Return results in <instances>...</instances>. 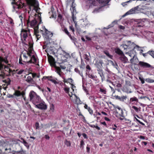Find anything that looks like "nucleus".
I'll return each mask as SVG.
<instances>
[{"label":"nucleus","mask_w":154,"mask_h":154,"mask_svg":"<svg viewBox=\"0 0 154 154\" xmlns=\"http://www.w3.org/2000/svg\"><path fill=\"white\" fill-rule=\"evenodd\" d=\"M88 76L90 78L94 79H95L96 78L95 76L92 74H88Z\"/></svg>","instance_id":"obj_51"},{"label":"nucleus","mask_w":154,"mask_h":154,"mask_svg":"<svg viewBox=\"0 0 154 154\" xmlns=\"http://www.w3.org/2000/svg\"><path fill=\"white\" fill-rule=\"evenodd\" d=\"M34 35H35L37 40H39L41 37V34H42L43 35L44 31L43 30H40V31H39L38 30V27L34 28Z\"/></svg>","instance_id":"obj_5"},{"label":"nucleus","mask_w":154,"mask_h":154,"mask_svg":"<svg viewBox=\"0 0 154 154\" xmlns=\"http://www.w3.org/2000/svg\"><path fill=\"white\" fill-rule=\"evenodd\" d=\"M129 101L130 103H132V104H133V102H138V100L136 97H134L130 98Z\"/></svg>","instance_id":"obj_27"},{"label":"nucleus","mask_w":154,"mask_h":154,"mask_svg":"<svg viewBox=\"0 0 154 154\" xmlns=\"http://www.w3.org/2000/svg\"><path fill=\"white\" fill-rule=\"evenodd\" d=\"M146 22V19H144L139 20L138 22V26H143L145 25V23Z\"/></svg>","instance_id":"obj_19"},{"label":"nucleus","mask_w":154,"mask_h":154,"mask_svg":"<svg viewBox=\"0 0 154 154\" xmlns=\"http://www.w3.org/2000/svg\"><path fill=\"white\" fill-rule=\"evenodd\" d=\"M97 70L98 71V74L101 77L102 80H105V74H104L103 73L102 69H97Z\"/></svg>","instance_id":"obj_21"},{"label":"nucleus","mask_w":154,"mask_h":154,"mask_svg":"<svg viewBox=\"0 0 154 154\" xmlns=\"http://www.w3.org/2000/svg\"><path fill=\"white\" fill-rule=\"evenodd\" d=\"M4 61V58L0 57V71L3 69L4 67L5 68V66L2 64V63Z\"/></svg>","instance_id":"obj_23"},{"label":"nucleus","mask_w":154,"mask_h":154,"mask_svg":"<svg viewBox=\"0 0 154 154\" xmlns=\"http://www.w3.org/2000/svg\"><path fill=\"white\" fill-rule=\"evenodd\" d=\"M134 121L136 122L138 124V123H139L143 126L145 125L144 123L142 122L140 120L137 119L135 116L134 117Z\"/></svg>","instance_id":"obj_29"},{"label":"nucleus","mask_w":154,"mask_h":154,"mask_svg":"<svg viewBox=\"0 0 154 154\" xmlns=\"http://www.w3.org/2000/svg\"><path fill=\"white\" fill-rule=\"evenodd\" d=\"M13 0V1L11 2L12 5L15 4L17 6V8L18 9L21 8H23L24 5V3L20 2L19 0Z\"/></svg>","instance_id":"obj_8"},{"label":"nucleus","mask_w":154,"mask_h":154,"mask_svg":"<svg viewBox=\"0 0 154 154\" xmlns=\"http://www.w3.org/2000/svg\"><path fill=\"white\" fill-rule=\"evenodd\" d=\"M14 95L17 97L21 96H22V97H23L24 95H25V91H23L21 92L19 90H15L14 94Z\"/></svg>","instance_id":"obj_15"},{"label":"nucleus","mask_w":154,"mask_h":154,"mask_svg":"<svg viewBox=\"0 0 154 154\" xmlns=\"http://www.w3.org/2000/svg\"><path fill=\"white\" fill-rule=\"evenodd\" d=\"M30 101L35 105L41 101V99L39 95L33 91H31L29 94Z\"/></svg>","instance_id":"obj_2"},{"label":"nucleus","mask_w":154,"mask_h":154,"mask_svg":"<svg viewBox=\"0 0 154 154\" xmlns=\"http://www.w3.org/2000/svg\"><path fill=\"white\" fill-rule=\"evenodd\" d=\"M64 90L66 93L68 94L69 95L70 97H72V95H73V94L72 92H71V94L69 93V88L66 87L64 88Z\"/></svg>","instance_id":"obj_26"},{"label":"nucleus","mask_w":154,"mask_h":154,"mask_svg":"<svg viewBox=\"0 0 154 154\" xmlns=\"http://www.w3.org/2000/svg\"><path fill=\"white\" fill-rule=\"evenodd\" d=\"M88 111L91 114H92L93 113V111L91 108L90 107L88 109Z\"/></svg>","instance_id":"obj_62"},{"label":"nucleus","mask_w":154,"mask_h":154,"mask_svg":"<svg viewBox=\"0 0 154 154\" xmlns=\"http://www.w3.org/2000/svg\"><path fill=\"white\" fill-rule=\"evenodd\" d=\"M21 39L22 43L25 44L27 42L26 38H28L29 39H32V36L30 33L29 30H28L24 29H22L20 34Z\"/></svg>","instance_id":"obj_1"},{"label":"nucleus","mask_w":154,"mask_h":154,"mask_svg":"<svg viewBox=\"0 0 154 154\" xmlns=\"http://www.w3.org/2000/svg\"><path fill=\"white\" fill-rule=\"evenodd\" d=\"M64 144L67 147H70L71 145V143L70 141H68L66 139L64 141Z\"/></svg>","instance_id":"obj_34"},{"label":"nucleus","mask_w":154,"mask_h":154,"mask_svg":"<svg viewBox=\"0 0 154 154\" xmlns=\"http://www.w3.org/2000/svg\"><path fill=\"white\" fill-rule=\"evenodd\" d=\"M131 11H134L132 10V9H131L128 12L125 14L123 16L124 17V16H125L127 14H132L133 13L131 12Z\"/></svg>","instance_id":"obj_55"},{"label":"nucleus","mask_w":154,"mask_h":154,"mask_svg":"<svg viewBox=\"0 0 154 154\" xmlns=\"http://www.w3.org/2000/svg\"><path fill=\"white\" fill-rule=\"evenodd\" d=\"M75 72L76 73L79 74L81 76H83L82 74V70L81 69V71H80L78 68H75L74 69Z\"/></svg>","instance_id":"obj_32"},{"label":"nucleus","mask_w":154,"mask_h":154,"mask_svg":"<svg viewBox=\"0 0 154 154\" xmlns=\"http://www.w3.org/2000/svg\"><path fill=\"white\" fill-rule=\"evenodd\" d=\"M24 71V70L21 69L20 71H18L17 72V73L18 75H21L23 73Z\"/></svg>","instance_id":"obj_59"},{"label":"nucleus","mask_w":154,"mask_h":154,"mask_svg":"<svg viewBox=\"0 0 154 154\" xmlns=\"http://www.w3.org/2000/svg\"><path fill=\"white\" fill-rule=\"evenodd\" d=\"M116 110L115 112V115L117 117H119V119L121 120H123L124 116L122 109L121 107L117 106L115 107Z\"/></svg>","instance_id":"obj_4"},{"label":"nucleus","mask_w":154,"mask_h":154,"mask_svg":"<svg viewBox=\"0 0 154 154\" xmlns=\"http://www.w3.org/2000/svg\"><path fill=\"white\" fill-rule=\"evenodd\" d=\"M27 4L30 6H33L34 4L32 0H26Z\"/></svg>","instance_id":"obj_39"},{"label":"nucleus","mask_w":154,"mask_h":154,"mask_svg":"<svg viewBox=\"0 0 154 154\" xmlns=\"http://www.w3.org/2000/svg\"><path fill=\"white\" fill-rule=\"evenodd\" d=\"M146 81L148 82H149V83H152V82H154V80L151 79L150 78L147 79H146Z\"/></svg>","instance_id":"obj_50"},{"label":"nucleus","mask_w":154,"mask_h":154,"mask_svg":"<svg viewBox=\"0 0 154 154\" xmlns=\"http://www.w3.org/2000/svg\"><path fill=\"white\" fill-rule=\"evenodd\" d=\"M23 60H22L21 55H20L19 61V64H20L21 66H23Z\"/></svg>","instance_id":"obj_42"},{"label":"nucleus","mask_w":154,"mask_h":154,"mask_svg":"<svg viewBox=\"0 0 154 154\" xmlns=\"http://www.w3.org/2000/svg\"><path fill=\"white\" fill-rule=\"evenodd\" d=\"M131 52H132L131 51L130 53H128V55L130 56L133 57V58L131 59L130 60L131 63H132L135 64L136 63H137L138 59L134 54H131Z\"/></svg>","instance_id":"obj_9"},{"label":"nucleus","mask_w":154,"mask_h":154,"mask_svg":"<svg viewBox=\"0 0 154 154\" xmlns=\"http://www.w3.org/2000/svg\"><path fill=\"white\" fill-rule=\"evenodd\" d=\"M86 68L87 70H88V71H90L91 69V68L89 65H87Z\"/></svg>","instance_id":"obj_63"},{"label":"nucleus","mask_w":154,"mask_h":154,"mask_svg":"<svg viewBox=\"0 0 154 154\" xmlns=\"http://www.w3.org/2000/svg\"><path fill=\"white\" fill-rule=\"evenodd\" d=\"M73 80L71 78H69L67 79V83H69L71 85L72 84H73Z\"/></svg>","instance_id":"obj_47"},{"label":"nucleus","mask_w":154,"mask_h":154,"mask_svg":"<svg viewBox=\"0 0 154 154\" xmlns=\"http://www.w3.org/2000/svg\"><path fill=\"white\" fill-rule=\"evenodd\" d=\"M124 50L127 49H134L135 47L138 46L134 42L130 41H126L124 42V44L121 45Z\"/></svg>","instance_id":"obj_3"},{"label":"nucleus","mask_w":154,"mask_h":154,"mask_svg":"<svg viewBox=\"0 0 154 154\" xmlns=\"http://www.w3.org/2000/svg\"><path fill=\"white\" fill-rule=\"evenodd\" d=\"M62 15L60 14H59L58 16V18L57 19V21L60 23H61L62 21Z\"/></svg>","instance_id":"obj_40"},{"label":"nucleus","mask_w":154,"mask_h":154,"mask_svg":"<svg viewBox=\"0 0 154 154\" xmlns=\"http://www.w3.org/2000/svg\"><path fill=\"white\" fill-rule=\"evenodd\" d=\"M32 38L31 40V39H29V41L28 42L29 45V47L33 46V43H32Z\"/></svg>","instance_id":"obj_46"},{"label":"nucleus","mask_w":154,"mask_h":154,"mask_svg":"<svg viewBox=\"0 0 154 154\" xmlns=\"http://www.w3.org/2000/svg\"><path fill=\"white\" fill-rule=\"evenodd\" d=\"M103 52L108 57L111 58L112 57L111 56L109 53V52L107 51H104Z\"/></svg>","instance_id":"obj_43"},{"label":"nucleus","mask_w":154,"mask_h":154,"mask_svg":"<svg viewBox=\"0 0 154 154\" xmlns=\"http://www.w3.org/2000/svg\"><path fill=\"white\" fill-rule=\"evenodd\" d=\"M85 145V143H84V142L83 141V140H82L81 141V142H80V147L81 148H82V149H83V146Z\"/></svg>","instance_id":"obj_49"},{"label":"nucleus","mask_w":154,"mask_h":154,"mask_svg":"<svg viewBox=\"0 0 154 154\" xmlns=\"http://www.w3.org/2000/svg\"><path fill=\"white\" fill-rule=\"evenodd\" d=\"M72 9H73V12H72V14H72V18L73 21H74L75 22V20L76 19V18H75L74 17V14L73 13H74V11L75 10V7H72Z\"/></svg>","instance_id":"obj_48"},{"label":"nucleus","mask_w":154,"mask_h":154,"mask_svg":"<svg viewBox=\"0 0 154 154\" xmlns=\"http://www.w3.org/2000/svg\"><path fill=\"white\" fill-rule=\"evenodd\" d=\"M27 24L29 26H30L31 27H34V28L38 27V26L37 25V21L35 19L32 20L31 22H30L29 20L27 21Z\"/></svg>","instance_id":"obj_11"},{"label":"nucleus","mask_w":154,"mask_h":154,"mask_svg":"<svg viewBox=\"0 0 154 154\" xmlns=\"http://www.w3.org/2000/svg\"><path fill=\"white\" fill-rule=\"evenodd\" d=\"M85 64L84 63V62L82 61H81V64L80 66V69H81L82 70H83L85 68Z\"/></svg>","instance_id":"obj_33"},{"label":"nucleus","mask_w":154,"mask_h":154,"mask_svg":"<svg viewBox=\"0 0 154 154\" xmlns=\"http://www.w3.org/2000/svg\"><path fill=\"white\" fill-rule=\"evenodd\" d=\"M48 60L51 66L54 67L56 65L55 59L52 56L49 55L48 56Z\"/></svg>","instance_id":"obj_12"},{"label":"nucleus","mask_w":154,"mask_h":154,"mask_svg":"<svg viewBox=\"0 0 154 154\" xmlns=\"http://www.w3.org/2000/svg\"><path fill=\"white\" fill-rule=\"evenodd\" d=\"M113 97L115 98L116 99L122 102H124L125 100H126L127 98V97L126 96H123L122 97H120L118 95H115L113 96Z\"/></svg>","instance_id":"obj_16"},{"label":"nucleus","mask_w":154,"mask_h":154,"mask_svg":"<svg viewBox=\"0 0 154 154\" xmlns=\"http://www.w3.org/2000/svg\"><path fill=\"white\" fill-rule=\"evenodd\" d=\"M10 24H11V26H13L14 25V23L13 20L11 18V20H10Z\"/></svg>","instance_id":"obj_64"},{"label":"nucleus","mask_w":154,"mask_h":154,"mask_svg":"<svg viewBox=\"0 0 154 154\" xmlns=\"http://www.w3.org/2000/svg\"><path fill=\"white\" fill-rule=\"evenodd\" d=\"M35 107L37 108L42 110H45L47 109V106L45 104L44 102L41 101L38 103L35 104Z\"/></svg>","instance_id":"obj_6"},{"label":"nucleus","mask_w":154,"mask_h":154,"mask_svg":"<svg viewBox=\"0 0 154 154\" xmlns=\"http://www.w3.org/2000/svg\"><path fill=\"white\" fill-rule=\"evenodd\" d=\"M132 108L137 112H138L141 111V107H140L138 108L136 106H132Z\"/></svg>","instance_id":"obj_38"},{"label":"nucleus","mask_w":154,"mask_h":154,"mask_svg":"<svg viewBox=\"0 0 154 154\" xmlns=\"http://www.w3.org/2000/svg\"><path fill=\"white\" fill-rule=\"evenodd\" d=\"M31 53H32L31 51H29L26 54L27 55H28V56L30 57V58H31V57L32 56L31 55Z\"/></svg>","instance_id":"obj_61"},{"label":"nucleus","mask_w":154,"mask_h":154,"mask_svg":"<svg viewBox=\"0 0 154 154\" xmlns=\"http://www.w3.org/2000/svg\"><path fill=\"white\" fill-rule=\"evenodd\" d=\"M56 69V72L60 76L61 75V69L60 67L57 66L56 65L54 66Z\"/></svg>","instance_id":"obj_25"},{"label":"nucleus","mask_w":154,"mask_h":154,"mask_svg":"<svg viewBox=\"0 0 154 154\" xmlns=\"http://www.w3.org/2000/svg\"><path fill=\"white\" fill-rule=\"evenodd\" d=\"M100 92L102 93L103 94H105L106 93V90L104 89H103L102 88H100Z\"/></svg>","instance_id":"obj_52"},{"label":"nucleus","mask_w":154,"mask_h":154,"mask_svg":"<svg viewBox=\"0 0 154 154\" xmlns=\"http://www.w3.org/2000/svg\"><path fill=\"white\" fill-rule=\"evenodd\" d=\"M111 0H98V2L101 3H108Z\"/></svg>","instance_id":"obj_37"},{"label":"nucleus","mask_w":154,"mask_h":154,"mask_svg":"<svg viewBox=\"0 0 154 154\" xmlns=\"http://www.w3.org/2000/svg\"><path fill=\"white\" fill-rule=\"evenodd\" d=\"M26 81L28 83H31L32 84L35 83V82L33 79L30 76H28L27 77Z\"/></svg>","instance_id":"obj_24"},{"label":"nucleus","mask_w":154,"mask_h":154,"mask_svg":"<svg viewBox=\"0 0 154 154\" xmlns=\"http://www.w3.org/2000/svg\"><path fill=\"white\" fill-rule=\"evenodd\" d=\"M29 62L30 63L35 64L36 65L39 66L38 60L34 55H32L30 59L29 60Z\"/></svg>","instance_id":"obj_13"},{"label":"nucleus","mask_w":154,"mask_h":154,"mask_svg":"<svg viewBox=\"0 0 154 154\" xmlns=\"http://www.w3.org/2000/svg\"><path fill=\"white\" fill-rule=\"evenodd\" d=\"M29 60H27V59L26 58H24L23 60V67H25V66H27V65H28V64L29 63Z\"/></svg>","instance_id":"obj_31"},{"label":"nucleus","mask_w":154,"mask_h":154,"mask_svg":"<svg viewBox=\"0 0 154 154\" xmlns=\"http://www.w3.org/2000/svg\"><path fill=\"white\" fill-rule=\"evenodd\" d=\"M11 81V79L9 78L3 80V82L6 83L7 85H10Z\"/></svg>","instance_id":"obj_35"},{"label":"nucleus","mask_w":154,"mask_h":154,"mask_svg":"<svg viewBox=\"0 0 154 154\" xmlns=\"http://www.w3.org/2000/svg\"><path fill=\"white\" fill-rule=\"evenodd\" d=\"M84 58L87 61H89V59L88 55L87 54H85L84 56Z\"/></svg>","instance_id":"obj_60"},{"label":"nucleus","mask_w":154,"mask_h":154,"mask_svg":"<svg viewBox=\"0 0 154 154\" xmlns=\"http://www.w3.org/2000/svg\"><path fill=\"white\" fill-rule=\"evenodd\" d=\"M115 51L116 54L121 56L124 54L123 52L119 48H115Z\"/></svg>","instance_id":"obj_28"},{"label":"nucleus","mask_w":154,"mask_h":154,"mask_svg":"<svg viewBox=\"0 0 154 154\" xmlns=\"http://www.w3.org/2000/svg\"><path fill=\"white\" fill-rule=\"evenodd\" d=\"M25 152L23 151V149L21 148L20 150L19 151H15L14 154H24Z\"/></svg>","instance_id":"obj_36"},{"label":"nucleus","mask_w":154,"mask_h":154,"mask_svg":"<svg viewBox=\"0 0 154 154\" xmlns=\"http://www.w3.org/2000/svg\"><path fill=\"white\" fill-rule=\"evenodd\" d=\"M43 29L44 30L43 36L46 39H48L50 36L52 35V34L50 32L48 31L45 27L43 28Z\"/></svg>","instance_id":"obj_7"},{"label":"nucleus","mask_w":154,"mask_h":154,"mask_svg":"<svg viewBox=\"0 0 154 154\" xmlns=\"http://www.w3.org/2000/svg\"><path fill=\"white\" fill-rule=\"evenodd\" d=\"M63 31L65 32V33L69 37L70 39L72 38V36H71V35L69 33L67 29L66 28H64L63 29Z\"/></svg>","instance_id":"obj_30"},{"label":"nucleus","mask_w":154,"mask_h":154,"mask_svg":"<svg viewBox=\"0 0 154 154\" xmlns=\"http://www.w3.org/2000/svg\"><path fill=\"white\" fill-rule=\"evenodd\" d=\"M138 65L140 67L144 68H149L151 66V65L148 63L143 61H140Z\"/></svg>","instance_id":"obj_14"},{"label":"nucleus","mask_w":154,"mask_h":154,"mask_svg":"<svg viewBox=\"0 0 154 154\" xmlns=\"http://www.w3.org/2000/svg\"><path fill=\"white\" fill-rule=\"evenodd\" d=\"M35 126L36 129H38L39 128V124L38 122H36L35 124Z\"/></svg>","instance_id":"obj_53"},{"label":"nucleus","mask_w":154,"mask_h":154,"mask_svg":"<svg viewBox=\"0 0 154 154\" xmlns=\"http://www.w3.org/2000/svg\"><path fill=\"white\" fill-rule=\"evenodd\" d=\"M106 74L107 75V76H106V81L108 82H111V81L109 79V76L108 74L107 73H106Z\"/></svg>","instance_id":"obj_58"},{"label":"nucleus","mask_w":154,"mask_h":154,"mask_svg":"<svg viewBox=\"0 0 154 154\" xmlns=\"http://www.w3.org/2000/svg\"><path fill=\"white\" fill-rule=\"evenodd\" d=\"M123 120H124V121L126 122V123L129 124H131V120L129 119H127L125 118V116L124 117V119Z\"/></svg>","instance_id":"obj_45"},{"label":"nucleus","mask_w":154,"mask_h":154,"mask_svg":"<svg viewBox=\"0 0 154 154\" xmlns=\"http://www.w3.org/2000/svg\"><path fill=\"white\" fill-rule=\"evenodd\" d=\"M147 53L151 56L153 58H154V51L150 50L147 52Z\"/></svg>","instance_id":"obj_41"},{"label":"nucleus","mask_w":154,"mask_h":154,"mask_svg":"<svg viewBox=\"0 0 154 154\" xmlns=\"http://www.w3.org/2000/svg\"><path fill=\"white\" fill-rule=\"evenodd\" d=\"M103 62L102 60H97L95 61V65L97 69H102L103 66Z\"/></svg>","instance_id":"obj_10"},{"label":"nucleus","mask_w":154,"mask_h":154,"mask_svg":"<svg viewBox=\"0 0 154 154\" xmlns=\"http://www.w3.org/2000/svg\"><path fill=\"white\" fill-rule=\"evenodd\" d=\"M89 126L91 128H95L98 130H100V127L97 126H96L94 125H89Z\"/></svg>","instance_id":"obj_44"},{"label":"nucleus","mask_w":154,"mask_h":154,"mask_svg":"<svg viewBox=\"0 0 154 154\" xmlns=\"http://www.w3.org/2000/svg\"><path fill=\"white\" fill-rule=\"evenodd\" d=\"M122 91L127 93H130L132 92L130 88L128 86H124L122 89Z\"/></svg>","instance_id":"obj_20"},{"label":"nucleus","mask_w":154,"mask_h":154,"mask_svg":"<svg viewBox=\"0 0 154 154\" xmlns=\"http://www.w3.org/2000/svg\"><path fill=\"white\" fill-rule=\"evenodd\" d=\"M74 95L76 97V98L74 100L75 103L77 105L82 104V102L81 100L75 94H74Z\"/></svg>","instance_id":"obj_22"},{"label":"nucleus","mask_w":154,"mask_h":154,"mask_svg":"<svg viewBox=\"0 0 154 154\" xmlns=\"http://www.w3.org/2000/svg\"><path fill=\"white\" fill-rule=\"evenodd\" d=\"M119 59L124 63H127L128 61L127 58L124 54L121 56L119 57Z\"/></svg>","instance_id":"obj_18"},{"label":"nucleus","mask_w":154,"mask_h":154,"mask_svg":"<svg viewBox=\"0 0 154 154\" xmlns=\"http://www.w3.org/2000/svg\"><path fill=\"white\" fill-rule=\"evenodd\" d=\"M69 29L72 30V32L74 33L75 32V29H74L73 27V26L72 25H71V26H70L69 27Z\"/></svg>","instance_id":"obj_56"},{"label":"nucleus","mask_w":154,"mask_h":154,"mask_svg":"<svg viewBox=\"0 0 154 154\" xmlns=\"http://www.w3.org/2000/svg\"><path fill=\"white\" fill-rule=\"evenodd\" d=\"M21 142L24 145V146H25L26 147H28V146L29 147L28 143L25 140H24L23 141V142Z\"/></svg>","instance_id":"obj_57"},{"label":"nucleus","mask_w":154,"mask_h":154,"mask_svg":"<svg viewBox=\"0 0 154 154\" xmlns=\"http://www.w3.org/2000/svg\"><path fill=\"white\" fill-rule=\"evenodd\" d=\"M52 77L51 76H44L42 79V81L44 79H48V80L51 81L52 82L54 83L55 84H58V83L57 81L54 79H51V78H52Z\"/></svg>","instance_id":"obj_17"},{"label":"nucleus","mask_w":154,"mask_h":154,"mask_svg":"<svg viewBox=\"0 0 154 154\" xmlns=\"http://www.w3.org/2000/svg\"><path fill=\"white\" fill-rule=\"evenodd\" d=\"M25 95H24L23 97H22L23 98L25 102V104L26 105H28L29 104V102L27 100L26 98V97H25Z\"/></svg>","instance_id":"obj_54"}]
</instances>
